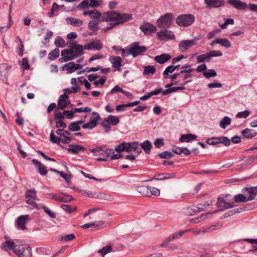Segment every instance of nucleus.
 <instances>
[{"label":"nucleus","instance_id":"obj_1","mask_svg":"<svg viewBox=\"0 0 257 257\" xmlns=\"http://www.w3.org/2000/svg\"><path fill=\"white\" fill-rule=\"evenodd\" d=\"M69 47L70 49H64L61 51L62 57L59 59L61 62L72 60L81 56L85 49V47H83V46L76 43H71Z\"/></svg>","mask_w":257,"mask_h":257},{"label":"nucleus","instance_id":"obj_2","mask_svg":"<svg viewBox=\"0 0 257 257\" xmlns=\"http://www.w3.org/2000/svg\"><path fill=\"white\" fill-rule=\"evenodd\" d=\"M110 19L104 22H111L110 26L103 29L102 31L106 32L112 29L113 27L125 23L133 19L132 15L126 13H120L118 11H110Z\"/></svg>","mask_w":257,"mask_h":257},{"label":"nucleus","instance_id":"obj_3","mask_svg":"<svg viewBox=\"0 0 257 257\" xmlns=\"http://www.w3.org/2000/svg\"><path fill=\"white\" fill-rule=\"evenodd\" d=\"M84 16H89L93 20H97L100 22H104L110 19V11L100 13L98 10L94 9L90 11H84L83 13Z\"/></svg>","mask_w":257,"mask_h":257},{"label":"nucleus","instance_id":"obj_4","mask_svg":"<svg viewBox=\"0 0 257 257\" xmlns=\"http://www.w3.org/2000/svg\"><path fill=\"white\" fill-rule=\"evenodd\" d=\"M195 17L190 14L180 15L176 19V24L180 27H187L195 21Z\"/></svg>","mask_w":257,"mask_h":257},{"label":"nucleus","instance_id":"obj_5","mask_svg":"<svg viewBox=\"0 0 257 257\" xmlns=\"http://www.w3.org/2000/svg\"><path fill=\"white\" fill-rule=\"evenodd\" d=\"M14 253L18 257H31L32 250L31 247L27 245L22 244L21 240H20V243L14 249Z\"/></svg>","mask_w":257,"mask_h":257},{"label":"nucleus","instance_id":"obj_6","mask_svg":"<svg viewBox=\"0 0 257 257\" xmlns=\"http://www.w3.org/2000/svg\"><path fill=\"white\" fill-rule=\"evenodd\" d=\"M173 20V15L171 13H167L161 16L157 21L158 27L167 29L172 25Z\"/></svg>","mask_w":257,"mask_h":257},{"label":"nucleus","instance_id":"obj_7","mask_svg":"<svg viewBox=\"0 0 257 257\" xmlns=\"http://www.w3.org/2000/svg\"><path fill=\"white\" fill-rule=\"evenodd\" d=\"M147 49L148 48L146 46H140L138 42H135L130 45L128 53H130L133 57H136L146 52Z\"/></svg>","mask_w":257,"mask_h":257},{"label":"nucleus","instance_id":"obj_8","mask_svg":"<svg viewBox=\"0 0 257 257\" xmlns=\"http://www.w3.org/2000/svg\"><path fill=\"white\" fill-rule=\"evenodd\" d=\"M222 55V52L219 51L212 50L208 53L197 56V61L199 63L208 62L213 57L221 56Z\"/></svg>","mask_w":257,"mask_h":257},{"label":"nucleus","instance_id":"obj_9","mask_svg":"<svg viewBox=\"0 0 257 257\" xmlns=\"http://www.w3.org/2000/svg\"><path fill=\"white\" fill-rule=\"evenodd\" d=\"M101 4V0H84L78 6V9L84 10L89 7L97 8Z\"/></svg>","mask_w":257,"mask_h":257},{"label":"nucleus","instance_id":"obj_10","mask_svg":"<svg viewBox=\"0 0 257 257\" xmlns=\"http://www.w3.org/2000/svg\"><path fill=\"white\" fill-rule=\"evenodd\" d=\"M242 192L247 196L248 200L252 201L257 195V187H248L242 189Z\"/></svg>","mask_w":257,"mask_h":257},{"label":"nucleus","instance_id":"obj_11","mask_svg":"<svg viewBox=\"0 0 257 257\" xmlns=\"http://www.w3.org/2000/svg\"><path fill=\"white\" fill-rule=\"evenodd\" d=\"M92 117L91 118L90 121L83 125L82 128L91 130L96 126L97 121L100 118V115L98 112L94 111L92 112Z\"/></svg>","mask_w":257,"mask_h":257},{"label":"nucleus","instance_id":"obj_12","mask_svg":"<svg viewBox=\"0 0 257 257\" xmlns=\"http://www.w3.org/2000/svg\"><path fill=\"white\" fill-rule=\"evenodd\" d=\"M196 44L195 40H183L179 44V49L181 52H185Z\"/></svg>","mask_w":257,"mask_h":257},{"label":"nucleus","instance_id":"obj_13","mask_svg":"<svg viewBox=\"0 0 257 257\" xmlns=\"http://www.w3.org/2000/svg\"><path fill=\"white\" fill-rule=\"evenodd\" d=\"M20 243V240L15 239L14 240H8L3 243L2 245V248L5 251H8L9 249L12 250L14 252V249L16 248Z\"/></svg>","mask_w":257,"mask_h":257},{"label":"nucleus","instance_id":"obj_14","mask_svg":"<svg viewBox=\"0 0 257 257\" xmlns=\"http://www.w3.org/2000/svg\"><path fill=\"white\" fill-rule=\"evenodd\" d=\"M157 35L159 39L161 41L166 39L173 40L175 38L173 32L171 31H168L167 30H164L158 32Z\"/></svg>","mask_w":257,"mask_h":257},{"label":"nucleus","instance_id":"obj_15","mask_svg":"<svg viewBox=\"0 0 257 257\" xmlns=\"http://www.w3.org/2000/svg\"><path fill=\"white\" fill-rule=\"evenodd\" d=\"M207 8H217L223 7L225 4L223 0H204Z\"/></svg>","mask_w":257,"mask_h":257},{"label":"nucleus","instance_id":"obj_16","mask_svg":"<svg viewBox=\"0 0 257 257\" xmlns=\"http://www.w3.org/2000/svg\"><path fill=\"white\" fill-rule=\"evenodd\" d=\"M109 60L112 64V67L115 70L121 71L120 67L121 66L122 59L119 56H110Z\"/></svg>","mask_w":257,"mask_h":257},{"label":"nucleus","instance_id":"obj_17","mask_svg":"<svg viewBox=\"0 0 257 257\" xmlns=\"http://www.w3.org/2000/svg\"><path fill=\"white\" fill-rule=\"evenodd\" d=\"M68 97L69 96L66 93H64L59 96L58 106L60 109L64 110L66 108L67 104L70 103V101H67Z\"/></svg>","mask_w":257,"mask_h":257},{"label":"nucleus","instance_id":"obj_18","mask_svg":"<svg viewBox=\"0 0 257 257\" xmlns=\"http://www.w3.org/2000/svg\"><path fill=\"white\" fill-rule=\"evenodd\" d=\"M227 3L237 10H244L247 6L244 2L239 0H227Z\"/></svg>","mask_w":257,"mask_h":257},{"label":"nucleus","instance_id":"obj_19","mask_svg":"<svg viewBox=\"0 0 257 257\" xmlns=\"http://www.w3.org/2000/svg\"><path fill=\"white\" fill-rule=\"evenodd\" d=\"M140 29L145 34H151L156 31V27L150 23L145 24L140 26Z\"/></svg>","mask_w":257,"mask_h":257},{"label":"nucleus","instance_id":"obj_20","mask_svg":"<svg viewBox=\"0 0 257 257\" xmlns=\"http://www.w3.org/2000/svg\"><path fill=\"white\" fill-rule=\"evenodd\" d=\"M67 150L69 153L76 155L81 151H85V148L80 145L71 144L69 145V148L67 149Z\"/></svg>","mask_w":257,"mask_h":257},{"label":"nucleus","instance_id":"obj_21","mask_svg":"<svg viewBox=\"0 0 257 257\" xmlns=\"http://www.w3.org/2000/svg\"><path fill=\"white\" fill-rule=\"evenodd\" d=\"M29 217L28 215L20 216L16 221L17 226L18 228L22 230L25 229V223L26 220L29 219Z\"/></svg>","mask_w":257,"mask_h":257},{"label":"nucleus","instance_id":"obj_22","mask_svg":"<svg viewBox=\"0 0 257 257\" xmlns=\"http://www.w3.org/2000/svg\"><path fill=\"white\" fill-rule=\"evenodd\" d=\"M32 162L41 175L44 176L46 175L47 173L46 167H45L43 164L37 161L36 159H33L32 160Z\"/></svg>","mask_w":257,"mask_h":257},{"label":"nucleus","instance_id":"obj_23","mask_svg":"<svg viewBox=\"0 0 257 257\" xmlns=\"http://www.w3.org/2000/svg\"><path fill=\"white\" fill-rule=\"evenodd\" d=\"M63 68L69 71L68 73H72L77 69H81L82 66L79 64H75L74 62H69L64 65Z\"/></svg>","mask_w":257,"mask_h":257},{"label":"nucleus","instance_id":"obj_24","mask_svg":"<svg viewBox=\"0 0 257 257\" xmlns=\"http://www.w3.org/2000/svg\"><path fill=\"white\" fill-rule=\"evenodd\" d=\"M102 48V43L99 41H93L85 46V49L99 50Z\"/></svg>","mask_w":257,"mask_h":257},{"label":"nucleus","instance_id":"obj_25","mask_svg":"<svg viewBox=\"0 0 257 257\" xmlns=\"http://www.w3.org/2000/svg\"><path fill=\"white\" fill-rule=\"evenodd\" d=\"M171 56L168 54H163L155 57V60L160 63L163 64L171 59Z\"/></svg>","mask_w":257,"mask_h":257},{"label":"nucleus","instance_id":"obj_26","mask_svg":"<svg viewBox=\"0 0 257 257\" xmlns=\"http://www.w3.org/2000/svg\"><path fill=\"white\" fill-rule=\"evenodd\" d=\"M241 134L245 138L247 139H251L257 135L255 130L247 128L243 130Z\"/></svg>","mask_w":257,"mask_h":257},{"label":"nucleus","instance_id":"obj_27","mask_svg":"<svg viewBox=\"0 0 257 257\" xmlns=\"http://www.w3.org/2000/svg\"><path fill=\"white\" fill-rule=\"evenodd\" d=\"M140 146L147 154H149L150 153L151 149L153 147L151 143L148 140H146L141 143Z\"/></svg>","mask_w":257,"mask_h":257},{"label":"nucleus","instance_id":"obj_28","mask_svg":"<svg viewBox=\"0 0 257 257\" xmlns=\"http://www.w3.org/2000/svg\"><path fill=\"white\" fill-rule=\"evenodd\" d=\"M136 190L141 195L145 196H149V187L147 186H140L136 188Z\"/></svg>","mask_w":257,"mask_h":257},{"label":"nucleus","instance_id":"obj_29","mask_svg":"<svg viewBox=\"0 0 257 257\" xmlns=\"http://www.w3.org/2000/svg\"><path fill=\"white\" fill-rule=\"evenodd\" d=\"M66 21L69 24L76 27H80L83 24L82 20L74 18H68L66 19Z\"/></svg>","mask_w":257,"mask_h":257},{"label":"nucleus","instance_id":"obj_30","mask_svg":"<svg viewBox=\"0 0 257 257\" xmlns=\"http://www.w3.org/2000/svg\"><path fill=\"white\" fill-rule=\"evenodd\" d=\"M197 138V136L194 135H193V134H187V135H182L180 139H179V141L181 142H189V141H191V140H194L196 139Z\"/></svg>","mask_w":257,"mask_h":257},{"label":"nucleus","instance_id":"obj_31","mask_svg":"<svg viewBox=\"0 0 257 257\" xmlns=\"http://www.w3.org/2000/svg\"><path fill=\"white\" fill-rule=\"evenodd\" d=\"M234 200L236 203H245L249 201L248 200L247 196H246L243 193L235 195L234 197Z\"/></svg>","mask_w":257,"mask_h":257},{"label":"nucleus","instance_id":"obj_32","mask_svg":"<svg viewBox=\"0 0 257 257\" xmlns=\"http://www.w3.org/2000/svg\"><path fill=\"white\" fill-rule=\"evenodd\" d=\"M140 145L137 142H132V151H133L134 155L137 156L142 152Z\"/></svg>","mask_w":257,"mask_h":257},{"label":"nucleus","instance_id":"obj_33","mask_svg":"<svg viewBox=\"0 0 257 257\" xmlns=\"http://www.w3.org/2000/svg\"><path fill=\"white\" fill-rule=\"evenodd\" d=\"M197 209L196 206H193L192 207H186L184 208L183 212L186 215H193L197 213Z\"/></svg>","mask_w":257,"mask_h":257},{"label":"nucleus","instance_id":"obj_34","mask_svg":"<svg viewBox=\"0 0 257 257\" xmlns=\"http://www.w3.org/2000/svg\"><path fill=\"white\" fill-rule=\"evenodd\" d=\"M216 44H219L223 47L225 48H229L231 46V43L227 39H216L215 40Z\"/></svg>","mask_w":257,"mask_h":257},{"label":"nucleus","instance_id":"obj_35","mask_svg":"<svg viewBox=\"0 0 257 257\" xmlns=\"http://www.w3.org/2000/svg\"><path fill=\"white\" fill-rule=\"evenodd\" d=\"M189 73H185V74L182 77L183 78L182 81H181V80H179L177 82H174L175 85L179 84L181 85H185L187 84H188V83L190 82L191 80H186V79H187L188 78H191L192 77V75Z\"/></svg>","mask_w":257,"mask_h":257},{"label":"nucleus","instance_id":"obj_36","mask_svg":"<svg viewBox=\"0 0 257 257\" xmlns=\"http://www.w3.org/2000/svg\"><path fill=\"white\" fill-rule=\"evenodd\" d=\"M100 22L98 20H93L90 21L88 24V28L90 30L97 31L98 29V24Z\"/></svg>","mask_w":257,"mask_h":257},{"label":"nucleus","instance_id":"obj_37","mask_svg":"<svg viewBox=\"0 0 257 257\" xmlns=\"http://www.w3.org/2000/svg\"><path fill=\"white\" fill-rule=\"evenodd\" d=\"M39 206H40V209H43L44 212L46 213L49 216V217H50L52 218H55L56 217L55 213L52 212L48 207L46 206L44 204H40Z\"/></svg>","mask_w":257,"mask_h":257},{"label":"nucleus","instance_id":"obj_38","mask_svg":"<svg viewBox=\"0 0 257 257\" xmlns=\"http://www.w3.org/2000/svg\"><path fill=\"white\" fill-rule=\"evenodd\" d=\"M95 198H98L99 199H103L104 200L111 201L113 200V197L109 194H105V193H100L97 194L96 193V197Z\"/></svg>","mask_w":257,"mask_h":257},{"label":"nucleus","instance_id":"obj_39","mask_svg":"<svg viewBox=\"0 0 257 257\" xmlns=\"http://www.w3.org/2000/svg\"><path fill=\"white\" fill-rule=\"evenodd\" d=\"M156 72V69L154 66L148 65L144 67V75L154 74Z\"/></svg>","mask_w":257,"mask_h":257},{"label":"nucleus","instance_id":"obj_40","mask_svg":"<svg viewBox=\"0 0 257 257\" xmlns=\"http://www.w3.org/2000/svg\"><path fill=\"white\" fill-rule=\"evenodd\" d=\"M25 195L27 197H30L34 200L39 201V199L37 197L36 191L34 189L27 190L25 192Z\"/></svg>","mask_w":257,"mask_h":257},{"label":"nucleus","instance_id":"obj_41","mask_svg":"<svg viewBox=\"0 0 257 257\" xmlns=\"http://www.w3.org/2000/svg\"><path fill=\"white\" fill-rule=\"evenodd\" d=\"M194 71V69L192 68H190L186 70H182L180 73H175L171 76H170V78L172 80V81H173L175 80L178 76H180L181 74L183 73H190L191 72H192Z\"/></svg>","mask_w":257,"mask_h":257},{"label":"nucleus","instance_id":"obj_42","mask_svg":"<svg viewBox=\"0 0 257 257\" xmlns=\"http://www.w3.org/2000/svg\"><path fill=\"white\" fill-rule=\"evenodd\" d=\"M231 119L228 116H224L219 123L220 126L222 128H225L226 126L230 124Z\"/></svg>","mask_w":257,"mask_h":257},{"label":"nucleus","instance_id":"obj_43","mask_svg":"<svg viewBox=\"0 0 257 257\" xmlns=\"http://www.w3.org/2000/svg\"><path fill=\"white\" fill-rule=\"evenodd\" d=\"M106 118L107 119L108 121H109L110 124H112V125H116L119 122V119L118 118L114 115H109L106 117Z\"/></svg>","mask_w":257,"mask_h":257},{"label":"nucleus","instance_id":"obj_44","mask_svg":"<svg viewBox=\"0 0 257 257\" xmlns=\"http://www.w3.org/2000/svg\"><path fill=\"white\" fill-rule=\"evenodd\" d=\"M68 127L69 131L71 132L79 131L81 129L80 125H78L76 121L71 122L68 125Z\"/></svg>","mask_w":257,"mask_h":257},{"label":"nucleus","instance_id":"obj_45","mask_svg":"<svg viewBox=\"0 0 257 257\" xmlns=\"http://www.w3.org/2000/svg\"><path fill=\"white\" fill-rule=\"evenodd\" d=\"M59 49L55 48L49 54V59L51 60H54L59 57Z\"/></svg>","mask_w":257,"mask_h":257},{"label":"nucleus","instance_id":"obj_46","mask_svg":"<svg viewBox=\"0 0 257 257\" xmlns=\"http://www.w3.org/2000/svg\"><path fill=\"white\" fill-rule=\"evenodd\" d=\"M222 225V224L221 223H218L217 224L211 225L209 227L203 228H202V232H207L209 230H213L215 229H218L221 227Z\"/></svg>","mask_w":257,"mask_h":257},{"label":"nucleus","instance_id":"obj_47","mask_svg":"<svg viewBox=\"0 0 257 257\" xmlns=\"http://www.w3.org/2000/svg\"><path fill=\"white\" fill-rule=\"evenodd\" d=\"M235 206L234 202L228 203L227 201L221 204V206H218L219 208V210H222L233 208Z\"/></svg>","mask_w":257,"mask_h":257},{"label":"nucleus","instance_id":"obj_48","mask_svg":"<svg viewBox=\"0 0 257 257\" xmlns=\"http://www.w3.org/2000/svg\"><path fill=\"white\" fill-rule=\"evenodd\" d=\"M50 140L51 142L58 144L62 142V137H57L54 135L53 132L51 131L50 135Z\"/></svg>","mask_w":257,"mask_h":257},{"label":"nucleus","instance_id":"obj_49","mask_svg":"<svg viewBox=\"0 0 257 257\" xmlns=\"http://www.w3.org/2000/svg\"><path fill=\"white\" fill-rule=\"evenodd\" d=\"M54 43L57 47L60 48H63L66 45L64 40L59 36L56 37Z\"/></svg>","mask_w":257,"mask_h":257},{"label":"nucleus","instance_id":"obj_50","mask_svg":"<svg viewBox=\"0 0 257 257\" xmlns=\"http://www.w3.org/2000/svg\"><path fill=\"white\" fill-rule=\"evenodd\" d=\"M250 114V111L248 110H245L243 111L238 112L235 117L238 118H246Z\"/></svg>","mask_w":257,"mask_h":257},{"label":"nucleus","instance_id":"obj_51","mask_svg":"<svg viewBox=\"0 0 257 257\" xmlns=\"http://www.w3.org/2000/svg\"><path fill=\"white\" fill-rule=\"evenodd\" d=\"M175 70V68H174V66L170 65L168 66L163 72V75L164 78L166 79L168 78L169 73H173Z\"/></svg>","mask_w":257,"mask_h":257},{"label":"nucleus","instance_id":"obj_52","mask_svg":"<svg viewBox=\"0 0 257 257\" xmlns=\"http://www.w3.org/2000/svg\"><path fill=\"white\" fill-rule=\"evenodd\" d=\"M219 144H222L226 146H228L230 144V140L226 137H218Z\"/></svg>","mask_w":257,"mask_h":257},{"label":"nucleus","instance_id":"obj_53","mask_svg":"<svg viewBox=\"0 0 257 257\" xmlns=\"http://www.w3.org/2000/svg\"><path fill=\"white\" fill-rule=\"evenodd\" d=\"M159 157L162 159H169L174 156L173 153L169 151H164L158 154Z\"/></svg>","mask_w":257,"mask_h":257},{"label":"nucleus","instance_id":"obj_54","mask_svg":"<svg viewBox=\"0 0 257 257\" xmlns=\"http://www.w3.org/2000/svg\"><path fill=\"white\" fill-rule=\"evenodd\" d=\"M203 74L206 78H209L217 76V73L214 69H210L207 72H204Z\"/></svg>","mask_w":257,"mask_h":257},{"label":"nucleus","instance_id":"obj_55","mask_svg":"<svg viewBox=\"0 0 257 257\" xmlns=\"http://www.w3.org/2000/svg\"><path fill=\"white\" fill-rule=\"evenodd\" d=\"M112 248L110 245H107L105 247H103L102 249L98 251V252L101 253V255L103 256L106 253L110 252Z\"/></svg>","mask_w":257,"mask_h":257},{"label":"nucleus","instance_id":"obj_56","mask_svg":"<svg viewBox=\"0 0 257 257\" xmlns=\"http://www.w3.org/2000/svg\"><path fill=\"white\" fill-rule=\"evenodd\" d=\"M63 114H64V117H65L67 119H72L74 116V111L73 109L71 110H64Z\"/></svg>","mask_w":257,"mask_h":257},{"label":"nucleus","instance_id":"obj_57","mask_svg":"<svg viewBox=\"0 0 257 257\" xmlns=\"http://www.w3.org/2000/svg\"><path fill=\"white\" fill-rule=\"evenodd\" d=\"M79 192L83 195H87L94 198L96 197V193L95 192L86 191L84 190H81Z\"/></svg>","mask_w":257,"mask_h":257},{"label":"nucleus","instance_id":"obj_58","mask_svg":"<svg viewBox=\"0 0 257 257\" xmlns=\"http://www.w3.org/2000/svg\"><path fill=\"white\" fill-rule=\"evenodd\" d=\"M73 200L71 195L64 194V196L60 197L59 199V202H69Z\"/></svg>","mask_w":257,"mask_h":257},{"label":"nucleus","instance_id":"obj_59","mask_svg":"<svg viewBox=\"0 0 257 257\" xmlns=\"http://www.w3.org/2000/svg\"><path fill=\"white\" fill-rule=\"evenodd\" d=\"M149 190H150L149 196H151L152 195L158 196L160 195V190L156 187H149Z\"/></svg>","mask_w":257,"mask_h":257},{"label":"nucleus","instance_id":"obj_60","mask_svg":"<svg viewBox=\"0 0 257 257\" xmlns=\"http://www.w3.org/2000/svg\"><path fill=\"white\" fill-rule=\"evenodd\" d=\"M74 113L76 112L80 113V112H89L91 111V108L88 107H80L77 108L73 109Z\"/></svg>","mask_w":257,"mask_h":257},{"label":"nucleus","instance_id":"obj_61","mask_svg":"<svg viewBox=\"0 0 257 257\" xmlns=\"http://www.w3.org/2000/svg\"><path fill=\"white\" fill-rule=\"evenodd\" d=\"M105 222L104 221H96L93 222V226L96 227V229H100L104 227Z\"/></svg>","mask_w":257,"mask_h":257},{"label":"nucleus","instance_id":"obj_62","mask_svg":"<svg viewBox=\"0 0 257 257\" xmlns=\"http://www.w3.org/2000/svg\"><path fill=\"white\" fill-rule=\"evenodd\" d=\"M218 137H213L208 139L206 142L210 145H216L219 144Z\"/></svg>","mask_w":257,"mask_h":257},{"label":"nucleus","instance_id":"obj_63","mask_svg":"<svg viewBox=\"0 0 257 257\" xmlns=\"http://www.w3.org/2000/svg\"><path fill=\"white\" fill-rule=\"evenodd\" d=\"M123 151L131 152L132 151V143L123 142Z\"/></svg>","mask_w":257,"mask_h":257},{"label":"nucleus","instance_id":"obj_64","mask_svg":"<svg viewBox=\"0 0 257 257\" xmlns=\"http://www.w3.org/2000/svg\"><path fill=\"white\" fill-rule=\"evenodd\" d=\"M154 144L157 148H160L164 145V140L162 139H157Z\"/></svg>","mask_w":257,"mask_h":257}]
</instances>
